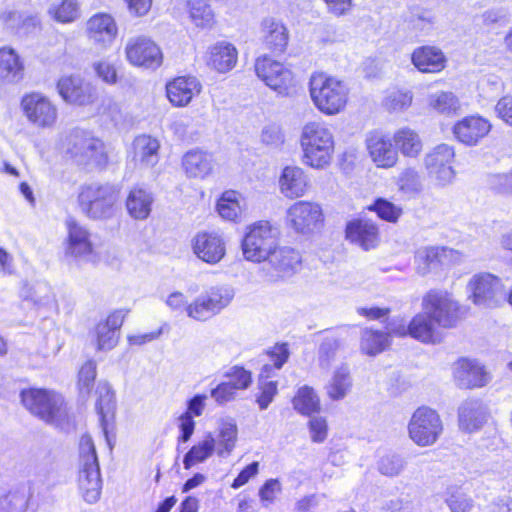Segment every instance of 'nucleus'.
Here are the masks:
<instances>
[{
    "instance_id": "obj_1",
    "label": "nucleus",
    "mask_w": 512,
    "mask_h": 512,
    "mask_svg": "<svg viewBox=\"0 0 512 512\" xmlns=\"http://www.w3.org/2000/svg\"><path fill=\"white\" fill-rule=\"evenodd\" d=\"M301 163L316 170L327 169L334 157L335 139L330 126L320 121L305 123L300 131Z\"/></svg>"
},
{
    "instance_id": "obj_2",
    "label": "nucleus",
    "mask_w": 512,
    "mask_h": 512,
    "mask_svg": "<svg viewBox=\"0 0 512 512\" xmlns=\"http://www.w3.org/2000/svg\"><path fill=\"white\" fill-rule=\"evenodd\" d=\"M119 198L120 189L116 185L91 182L79 187L77 202L87 218L106 220L114 216Z\"/></svg>"
},
{
    "instance_id": "obj_3",
    "label": "nucleus",
    "mask_w": 512,
    "mask_h": 512,
    "mask_svg": "<svg viewBox=\"0 0 512 512\" xmlns=\"http://www.w3.org/2000/svg\"><path fill=\"white\" fill-rule=\"evenodd\" d=\"M309 93L315 107L325 115H336L344 110L349 89L346 84L325 73H314L309 81Z\"/></svg>"
},
{
    "instance_id": "obj_4",
    "label": "nucleus",
    "mask_w": 512,
    "mask_h": 512,
    "mask_svg": "<svg viewBox=\"0 0 512 512\" xmlns=\"http://www.w3.org/2000/svg\"><path fill=\"white\" fill-rule=\"evenodd\" d=\"M78 491L88 504L98 502L102 491L100 467L92 438L83 435L79 443Z\"/></svg>"
},
{
    "instance_id": "obj_5",
    "label": "nucleus",
    "mask_w": 512,
    "mask_h": 512,
    "mask_svg": "<svg viewBox=\"0 0 512 512\" xmlns=\"http://www.w3.org/2000/svg\"><path fill=\"white\" fill-rule=\"evenodd\" d=\"M64 151L74 163L86 168L103 169L108 163L104 142L86 132L71 133L66 138Z\"/></svg>"
},
{
    "instance_id": "obj_6",
    "label": "nucleus",
    "mask_w": 512,
    "mask_h": 512,
    "mask_svg": "<svg viewBox=\"0 0 512 512\" xmlns=\"http://www.w3.org/2000/svg\"><path fill=\"white\" fill-rule=\"evenodd\" d=\"M278 244V230L268 221H259L248 228L242 241L244 258L264 262Z\"/></svg>"
},
{
    "instance_id": "obj_7",
    "label": "nucleus",
    "mask_w": 512,
    "mask_h": 512,
    "mask_svg": "<svg viewBox=\"0 0 512 512\" xmlns=\"http://www.w3.org/2000/svg\"><path fill=\"white\" fill-rule=\"evenodd\" d=\"M21 400L32 414L47 423H56L66 415L63 397L56 392L29 389L22 391Z\"/></svg>"
},
{
    "instance_id": "obj_8",
    "label": "nucleus",
    "mask_w": 512,
    "mask_h": 512,
    "mask_svg": "<svg viewBox=\"0 0 512 512\" xmlns=\"http://www.w3.org/2000/svg\"><path fill=\"white\" fill-rule=\"evenodd\" d=\"M421 307L442 328H452L460 319L459 303L444 290H429L422 298Z\"/></svg>"
},
{
    "instance_id": "obj_9",
    "label": "nucleus",
    "mask_w": 512,
    "mask_h": 512,
    "mask_svg": "<svg viewBox=\"0 0 512 512\" xmlns=\"http://www.w3.org/2000/svg\"><path fill=\"white\" fill-rule=\"evenodd\" d=\"M443 432L440 415L426 406L417 408L408 423L409 438L419 447L434 445Z\"/></svg>"
},
{
    "instance_id": "obj_10",
    "label": "nucleus",
    "mask_w": 512,
    "mask_h": 512,
    "mask_svg": "<svg viewBox=\"0 0 512 512\" xmlns=\"http://www.w3.org/2000/svg\"><path fill=\"white\" fill-rule=\"evenodd\" d=\"M271 364H265L259 375V389L260 394L256 398V402L260 410L268 408L270 403L273 401L275 395L278 392L277 381L268 380L273 376L274 370H279L287 362L290 352L286 343L276 344L267 352Z\"/></svg>"
},
{
    "instance_id": "obj_11",
    "label": "nucleus",
    "mask_w": 512,
    "mask_h": 512,
    "mask_svg": "<svg viewBox=\"0 0 512 512\" xmlns=\"http://www.w3.org/2000/svg\"><path fill=\"white\" fill-rule=\"evenodd\" d=\"M21 109L28 122L39 129H51L58 120V108L46 95L32 92L22 97Z\"/></svg>"
},
{
    "instance_id": "obj_12",
    "label": "nucleus",
    "mask_w": 512,
    "mask_h": 512,
    "mask_svg": "<svg viewBox=\"0 0 512 512\" xmlns=\"http://www.w3.org/2000/svg\"><path fill=\"white\" fill-rule=\"evenodd\" d=\"M286 224L300 234H310L320 229L324 214L320 204L311 201H296L286 211Z\"/></svg>"
},
{
    "instance_id": "obj_13",
    "label": "nucleus",
    "mask_w": 512,
    "mask_h": 512,
    "mask_svg": "<svg viewBox=\"0 0 512 512\" xmlns=\"http://www.w3.org/2000/svg\"><path fill=\"white\" fill-rule=\"evenodd\" d=\"M454 148L442 143L426 153L423 163L428 177L439 186L450 184L454 177Z\"/></svg>"
},
{
    "instance_id": "obj_14",
    "label": "nucleus",
    "mask_w": 512,
    "mask_h": 512,
    "mask_svg": "<svg viewBox=\"0 0 512 512\" xmlns=\"http://www.w3.org/2000/svg\"><path fill=\"white\" fill-rule=\"evenodd\" d=\"M467 289L471 293L470 298L476 305L493 307L506 298V291L501 280L490 273L474 275L468 282Z\"/></svg>"
},
{
    "instance_id": "obj_15",
    "label": "nucleus",
    "mask_w": 512,
    "mask_h": 512,
    "mask_svg": "<svg viewBox=\"0 0 512 512\" xmlns=\"http://www.w3.org/2000/svg\"><path fill=\"white\" fill-rule=\"evenodd\" d=\"M257 76L279 95H288L293 85L294 75L283 63L267 56L259 57L255 63Z\"/></svg>"
},
{
    "instance_id": "obj_16",
    "label": "nucleus",
    "mask_w": 512,
    "mask_h": 512,
    "mask_svg": "<svg viewBox=\"0 0 512 512\" xmlns=\"http://www.w3.org/2000/svg\"><path fill=\"white\" fill-rule=\"evenodd\" d=\"M125 54L130 64L147 69H156L163 61L159 46L146 36L128 39Z\"/></svg>"
},
{
    "instance_id": "obj_17",
    "label": "nucleus",
    "mask_w": 512,
    "mask_h": 512,
    "mask_svg": "<svg viewBox=\"0 0 512 512\" xmlns=\"http://www.w3.org/2000/svg\"><path fill=\"white\" fill-rule=\"evenodd\" d=\"M365 146L369 157L378 168H392L399 160L392 138L381 131L369 132L366 135Z\"/></svg>"
},
{
    "instance_id": "obj_18",
    "label": "nucleus",
    "mask_w": 512,
    "mask_h": 512,
    "mask_svg": "<svg viewBox=\"0 0 512 512\" xmlns=\"http://www.w3.org/2000/svg\"><path fill=\"white\" fill-rule=\"evenodd\" d=\"M262 267L270 281L289 276L296 271L301 263L300 254L288 247L274 248L266 258Z\"/></svg>"
},
{
    "instance_id": "obj_19",
    "label": "nucleus",
    "mask_w": 512,
    "mask_h": 512,
    "mask_svg": "<svg viewBox=\"0 0 512 512\" xmlns=\"http://www.w3.org/2000/svg\"><path fill=\"white\" fill-rule=\"evenodd\" d=\"M57 91L64 102L85 106L97 97L95 88L80 76H63L57 82Z\"/></svg>"
},
{
    "instance_id": "obj_20",
    "label": "nucleus",
    "mask_w": 512,
    "mask_h": 512,
    "mask_svg": "<svg viewBox=\"0 0 512 512\" xmlns=\"http://www.w3.org/2000/svg\"><path fill=\"white\" fill-rule=\"evenodd\" d=\"M191 246L196 257L210 265L219 263L226 254V243L215 231L198 232L193 237Z\"/></svg>"
},
{
    "instance_id": "obj_21",
    "label": "nucleus",
    "mask_w": 512,
    "mask_h": 512,
    "mask_svg": "<svg viewBox=\"0 0 512 512\" xmlns=\"http://www.w3.org/2000/svg\"><path fill=\"white\" fill-rule=\"evenodd\" d=\"M492 129L490 121L479 115L464 117L453 126L455 138L467 146H476Z\"/></svg>"
},
{
    "instance_id": "obj_22",
    "label": "nucleus",
    "mask_w": 512,
    "mask_h": 512,
    "mask_svg": "<svg viewBox=\"0 0 512 512\" xmlns=\"http://www.w3.org/2000/svg\"><path fill=\"white\" fill-rule=\"evenodd\" d=\"M67 231L66 255L79 260H89L93 254V244L88 229L70 219L67 221Z\"/></svg>"
},
{
    "instance_id": "obj_23",
    "label": "nucleus",
    "mask_w": 512,
    "mask_h": 512,
    "mask_svg": "<svg viewBox=\"0 0 512 512\" xmlns=\"http://www.w3.org/2000/svg\"><path fill=\"white\" fill-rule=\"evenodd\" d=\"M88 38L102 48L112 44L118 34V27L114 18L106 13H97L86 23Z\"/></svg>"
},
{
    "instance_id": "obj_24",
    "label": "nucleus",
    "mask_w": 512,
    "mask_h": 512,
    "mask_svg": "<svg viewBox=\"0 0 512 512\" xmlns=\"http://www.w3.org/2000/svg\"><path fill=\"white\" fill-rule=\"evenodd\" d=\"M455 381L461 388L483 387L489 382L488 373L476 360L460 359L454 364Z\"/></svg>"
},
{
    "instance_id": "obj_25",
    "label": "nucleus",
    "mask_w": 512,
    "mask_h": 512,
    "mask_svg": "<svg viewBox=\"0 0 512 512\" xmlns=\"http://www.w3.org/2000/svg\"><path fill=\"white\" fill-rule=\"evenodd\" d=\"M201 89V83L194 76L177 77L166 86L167 97L176 107L187 106L195 96L200 94Z\"/></svg>"
},
{
    "instance_id": "obj_26",
    "label": "nucleus",
    "mask_w": 512,
    "mask_h": 512,
    "mask_svg": "<svg viewBox=\"0 0 512 512\" xmlns=\"http://www.w3.org/2000/svg\"><path fill=\"white\" fill-rule=\"evenodd\" d=\"M346 238L363 250L375 248L379 243V230L371 220L354 219L346 225Z\"/></svg>"
},
{
    "instance_id": "obj_27",
    "label": "nucleus",
    "mask_w": 512,
    "mask_h": 512,
    "mask_svg": "<svg viewBox=\"0 0 512 512\" xmlns=\"http://www.w3.org/2000/svg\"><path fill=\"white\" fill-rule=\"evenodd\" d=\"M411 63L421 73H439L446 67L447 58L439 47L424 45L413 50Z\"/></svg>"
},
{
    "instance_id": "obj_28",
    "label": "nucleus",
    "mask_w": 512,
    "mask_h": 512,
    "mask_svg": "<svg viewBox=\"0 0 512 512\" xmlns=\"http://www.w3.org/2000/svg\"><path fill=\"white\" fill-rule=\"evenodd\" d=\"M279 190L289 199L300 198L309 189V178L306 172L298 166H286L279 177Z\"/></svg>"
},
{
    "instance_id": "obj_29",
    "label": "nucleus",
    "mask_w": 512,
    "mask_h": 512,
    "mask_svg": "<svg viewBox=\"0 0 512 512\" xmlns=\"http://www.w3.org/2000/svg\"><path fill=\"white\" fill-rule=\"evenodd\" d=\"M452 250L445 247L427 246L419 248L415 253L416 272L421 276L437 270Z\"/></svg>"
},
{
    "instance_id": "obj_30",
    "label": "nucleus",
    "mask_w": 512,
    "mask_h": 512,
    "mask_svg": "<svg viewBox=\"0 0 512 512\" xmlns=\"http://www.w3.org/2000/svg\"><path fill=\"white\" fill-rule=\"evenodd\" d=\"M238 52L234 45L218 42L208 51L207 65L219 73L230 71L237 63Z\"/></svg>"
},
{
    "instance_id": "obj_31",
    "label": "nucleus",
    "mask_w": 512,
    "mask_h": 512,
    "mask_svg": "<svg viewBox=\"0 0 512 512\" xmlns=\"http://www.w3.org/2000/svg\"><path fill=\"white\" fill-rule=\"evenodd\" d=\"M159 142L151 136L141 135L132 144V160L141 167H150L159 160Z\"/></svg>"
},
{
    "instance_id": "obj_32",
    "label": "nucleus",
    "mask_w": 512,
    "mask_h": 512,
    "mask_svg": "<svg viewBox=\"0 0 512 512\" xmlns=\"http://www.w3.org/2000/svg\"><path fill=\"white\" fill-rule=\"evenodd\" d=\"M182 165L189 177L203 179L212 172L214 158L208 152L191 150L183 156Z\"/></svg>"
},
{
    "instance_id": "obj_33",
    "label": "nucleus",
    "mask_w": 512,
    "mask_h": 512,
    "mask_svg": "<svg viewBox=\"0 0 512 512\" xmlns=\"http://www.w3.org/2000/svg\"><path fill=\"white\" fill-rule=\"evenodd\" d=\"M486 408L479 400H467L459 407V425L468 432L478 430L486 421Z\"/></svg>"
},
{
    "instance_id": "obj_34",
    "label": "nucleus",
    "mask_w": 512,
    "mask_h": 512,
    "mask_svg": "<svg viewBox=\"0 0 512 512\" xmlns=\"http://www.w3.org/2000/svg\"><path fill=\"white\" fill-rule=\"evenodd\" d=\"M153 201V195L148 190L142 187L132 188L126 199L128 214L135 220L146 219L151 213Z\"/></svg>"
},
{
    "instance_id": "obj_35",
    "label": "nucleus",
    "mask_w": 512,
    "mask_h": 512,
    "mask_svg": "<svg viewBox=\"0 0 512 512\" xmlns=\"http://www.w3.org/2000/svg\"><path fill=\"white\" fill-rule=\"evenodd\" d=\"M392 141L397 151H400L404 157L417 158L423 149L419 134L409 127H402L395 131Z\"/></svg>"
},
{
    "instance_id": "obj_36",
    "label": "nucleus",
    "mask_w": 512,
    "mask_h": 512,
    "mask_svg": "<svg viewBox=\"0 0 512 512\" xmlns=\"http://www.w3.org/2000/svg\"><path fill=\"white\" fill-rule=\"evenodd\" d=\"M246 208L245 200L236 191H225L217 202L219 215L228 221H237Z\"/></svg>"
},
{
    "instance_id": "obj_37",
    "label": "nucleus",
    "mask_w": 512,
    "mask_h": 512,
    "mask_svg": "<svg viewBox=\"0 0 512 512\" xmlns=\"http://www.w3.org/2000/svg\"><path fill=\"white\" fill-rule=\"evenodd\" d=\"M263 38L266 48L275 53H282L288 44L286 27L274 20L263 22Z\"/></svg>"
},
{
    "instance_id": "obj_38",
    "label": "nucleus",
    "mask_w": 512,
    "mask_h": 512,
    "mask_svg": "<svg viewBox=\"0 0 512 512\" xmlns=\"http://www.w3.org/2000/svg\"><path fill=\"white\" fill-rule=\"evenodd\" d=\"M98 395L96 409L100 416V423L104 434L107 436V424L115 411V394L111 386L106 382H100L97 386Z\"/></svg>"
},
{
    "instance_id": "obj_39",
    "label": "nucleus",
    "mask_w": 512,
    "mask_h": 512,
    "mask_svg": "<svg viewBox=\"0 0 512 512\" xmlns=\"http://www.w3.org/2000/svg\"><path fill=\"white\" fill-rule=\"evenodd\" d=\"M23 65L13 49H0V79L6 83H16L22 79Z\"/></svg>"
},
{
    "instance_id": "obj_40",
    "label": "nucleus",
    "mask_w": 512,
    "mask_h": 512,
    "mask_svg": "<svg viewBox=\"0 0 512 512\" xmlns=\"http://www.w3.org/2000/svg\"><path fill=\"white\" fill-rule=\"evenodd\" d=\"M352 387L349 367L342 364L335 369L325 389L327 395L335 401L343 399Z\"/></svg>"
},
{
    "instance_id": "obj_41",
    "label": "nucleus",
    "mask_w": 512,
    "mask_h": 512,
    "mask_svg": "<svg viewBox=\"0 0 512 512\" xmlns=\"http://www.w3.org/2000/svg\"><path fill=\"white\" fill-rule=\"evenodd\" d=\"M437 324L423 310L416 314L410 321V337L422 343L436 342Z\"/></svg>"
},
{
    "instance_id": "obj_42",
    "label": "nucleus",
    "mask_w": 512,
    "mask_h": 512,
    "mask_svg": "<svg viewBox=\"0 0 512 512\" xmlns=\"http://www.w3.org/2000/svg\"><path fill=\"white\" fill-rule=\"evenodd\" d=\"M216 439L212 433H208L204 439L193 445L184 455L183 465L185 469H190L198 463H203L215 451Z\"/></svg>"
},
{
    "instance_id": "obj_43",
    "label": "nucleus",
    "mask_w": 512,
    "mask_h": 512,
    "mask_svg": "<svg viewBox=\"0 0 512 512\" xmlns=\"http://www.w3.org/2000/svg\"><path fill=\"white\" fill-rule=\"evenodd\" d=\"M237 426L232 422H223L218 433L214 438L216 439L215 451L219 457H228L235 448L237 441Z\"/></svg>"
},
{
    "instance_id": "obj_44",
    "label": "nucleus",
    "mask_w": 512,
    "mask_h": 512,
    "mask_svg": "<svg viewBox=\"0 0 512 512\" xmlns=\"http://www.w3.org/2000/svg\"><path fill=\"white\" fill-rule=\"evenodd\" d=\"M293 407L297 412L310 416L312 413L318 412L320 401L313 388L303 386L298 389L293 398Z\"/></svg>"
},
{
    "instance_id": "obj_45",
    "label": "nucleus",
    "mask_w": 512,
    "mask_h": 512,
    "mask_svg": "<svg viewBox=\"0 0 512 512\" xmlns=\"http://www.w3.org/2000/svg\"><path fill=\"white\" fill-rule=\"evenodd\" d=\"M189 14L197 27L211 28L215 23V16L210 7L203 0H192L188 2Z\"/></svg>"
},
{
    "instance_id": "obj_46",
    "label": "nucleus",
    "mask_w": 512,
    "mask_h": 512,
    "mask_svg": "<svg viewBox=\"0 0 512 512\" xmlns=\"http://www.w3.org/2000/svg\"><path fill=\"white\" fill-rule=\"evenodd\" d=\"M389 345L388 334L381 331L365 329L362 332L361 349L368 355H376Z\"/></svg>"
},
{
    "instance_id": "obj_47",
    "label": "nucleus",
    "mask_w": 512,
    "mask_h": 512,
    "mask_svg": "<svg viewBox=\"0 0 512 512\" xmlns=\"http://www.w3.org/2000/svg\"><path fill=\"white\" fill-rule=\"evenodd\" d=\"M397 186L400 192L407 196H415L422 190V181L419 172L415 168H405L397 178Z\"/></svg>"
},
{
    "instance_id": "obj_48",
    "label": "nucleus",
    "mask_w": 512,
    "mask_h": 512,
    "mask_svg": "<svg viewBox=\"0 0 512 512\" xmlns=\"http://www.w3.org/2000/svg\"><path fill=\"white\" fill-rule=\"evenodd\" d=\"M1 19L5 25L15 31L28 33L35 28L39 21L34 16H28L21 12L9 11L2 14Z\"/></svg>"
},
{
    "instance_id": "obj_49",
    "label": "nucleus",
    "mask_w": 512,
    "mask_h": 512,
    "mask_svg": "<svg viewBox=\"0 0 512 512\" xmlns=\"http://www.w3.org/2000/svg\"><path fill=\"white\" fill-rule=\"evenodd\" d=\"M21 296L37 305H48L53 300L50 286L45 282H37L33 285H25L21 290Z\"/></svg>"
},
{
    "instance_id": "obj_50",
    "label": "nucleus",
    "mask_w": 512,
    "mask_h": 512,
    "mask_svg": "<svg viewBox=\"0 0 512 512\" xmlns=\"http://www.w3.org/2000/svg\"><path fill=\"white\" fill-rule=\"evenodd\" d=\"M48 12L56 21L70 23L79 16V4L77 0H62L58 4H52Z\"/></svg>"
},
{
    "instance_id": "obj_51",
    "label": "nucleus",
    "mask_w": 512,
    "mask_h": 512,
    "mask_svg": "<svg viewBox=\"0 0 512 512\" xmlns=\"http://www.w3.org/2000/svg\"><path fill=\"white\" fill-rule=\"evenodd\" d=\"M223 376L237 392L248 389L252 384L251 372L242 366L234 365L230 367Z\"/></svg>"
},
{
    "instance_id": "obj_52",
    "label": "nucleus",
    "mask_w": 512,
    "mask_h": 512,
    "mask_svg": "<svg viewBox=\"0 0 512 512\" xmlns=\"http://www.w3.org/2000/svg\"><path fill=\"white\" fill-rule=\"evenodd\" d=\"M211 306L219 313L223 308L228 306L234 297V291L229 286L211 287L204 294Z\"/></svg>"
},
{
    "instance_id": "obj_53",
    "label": "nucleus",
    "mask_w": 512,
    "mask_h": 512,
    "mask_svg": "<svg viewBox=\"0 0 512 512\" xmlns=\"http://www.w3.org/2000/svg\"><path fill=\"white\" fill-rule=\"evenodd\" d=\"M430 105L439 113H455L460 108L457 97L451 92H437L430 97Z\"/></svg>"
},
{
    "instance_id": "obj_54",
    "label": "nucleus",
    "mask_w": 512,
    "mask_h": 512,
    "mask_svg": "<svg viewBox=\"0 0 512 512\" xmlns=\"http://www.w3.org/2000/svg\"><path fill=\"white\" fill-rule=\"evenodd\" d=\"M435 26V17L429 11H418L414 13L409 20V27L415 32L416 36L429 35Z\"/></svg>"
},
{
    "instance_id": "obj_55",
    "label": "nucleus",
    "mask_w": 512,
    "mask_h": 512,
    "mask_svg": "<svg viewBox=\"0 0 512 512\" xmlns=\"http://www.w3.org/2000/svg\"><path fill=\"white\" fill-rule=\"evenodd\" d=\"M413 94L409 90H395L387 94L383 101L384 107L392 112L403 111L411 106Z\"/></svg>"
},
{
    "instance_id": "obj_56",
    "label": "nucleus",
    "mask_w": 512,
    "mask_h": 512,
    "mask_svg": "<svg viewBox=\"0 0 512 512\" xmlns=\"http://www.w3.org/2000/svg\"><path fill=\"white\" fill-rule=\"evenodd\" d=\"M207 297L202 294L193 303L186 307V313L190 318L198 321H205L218 312L209 304Z\"/></svg>"
},
{
    "instance_id": "obj_57",
    "label": "nucleus",
    "mask_w": 512,
    "mask_h": 512,
    "mask_svg": "<svg viewBox=\"0 0 512 512\" xmlns=\"http://www.w3.org/2000/svg\"><path fill=\"white\" fill-rule=\"evenodd\" d=\"M369 210L376 212L379 218L391 223H396L402 215L401 207L383 198L377 199L369 207Z\"/></svg>"
},
{
    "instance_id": "obj_58",
    "label": "nucleus",
    "mask_w": 512,
    "mask_h": 512,
    "mask_svg": "<svg viewBox=\"0 0 512 512\" xmlns=\"http://www.w3.org/2000/svg\"><path fill=\"white\" fill-rule=\"evenodd\" d=\"M37 475L48 486L59 483V464L54 458H45L37 466Z\"/></svg>"
},
{
    "instance_id": "obj_59",
    "label": "nucleus",
    "mask_w": 512,
    "mask_h": 512,
    "mask_svg": "<svg viewBox=\"0 0 512 512\" xmlns=\"http://www.w3.org/2000/svg\"><path fill=\"white\" fill-rule=\"evenodd\" d=\"M406 461L399 454H388L383 456L378 463V470L381 474L389 477L399 475L405 468Z\"/></svg>"
},
{
    "instance_id": "obj_60",
    "label": "nucleus",
    "mask_w": 512,
    "mask_h": 512,
    "mask_svg": "<svg viewBox=\"0 0 512 512\" xmlns=\"http://www.w3.org/2000/svg\"><path fill=\"white\" fill-rule=\"evenodd\" d=\"M118 342V333L105 325L98 324L96 327V345L101 351L111 350Z\"/></svg>"
},
{
    "instance_id": "obj_61",
    "label": "nucleus",
    "mask_w": 512,
    "mask_h": 512,
    "mask_svg": "<svg viewBox=\"0 0 512 512\" xmlns=\"http://www.w3.org/2000/svg\"><path fill=\"white\" fill-rule=\"evenodd\" d=\"M93 70L98 78L109 85H114L118 81L117 67L108 60H100L93 63Z\"/></svg>"
},
{
    "instance_id": "obj_62",
    "label": "nucleus",
    "mask_w": 512,
    "mask_h": 512,
    "mask_svg": "<svg viewBox=\"0 0 512 512\" xmlns=\"http://www.w3.org/2000/svg\"><path fill=\"white\" fill-rule=\"evenodd\" d=\"M96 378V364L87 361L79 371L78 385L82 394H89Z\"/></svg>"
},
{
    "instance_id": "obj_63",
    "label": "nucleus",
    "mask_w": 512,
    "mask_h": 512,
    "mask_svg": "<svg viewBox=\"0 0 512 512\" xmlns=\"http://www.w3.org/2000/svg\"><path fill=\"white\" fill-rule=\"evenodd\" d=\"M25 503L24 496L18 493L0 492V512H22Z\"/></svg>"
},
{
    "instance_id": "obj_64",
    "label": "nucleus",
    "mask_w": 512,
    "mask_h": 512,
    "mask_svg": "<svg viewBox=\"0 0 512 512\" xmlns=\"http://www.w3.org/2000/svg\"><path fill=\"white\" fill-rule=\"evenodd\" d=\"M338 347V341L334 338H327L322 342L319 348V364L322 368L328 369L331 366Z\"/></svg>"
}]
</instances>
